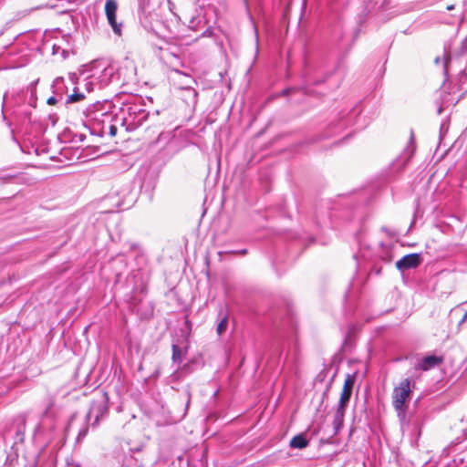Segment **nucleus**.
<instances>
[{
    "mask_svg": "<svg viewBox=\"0 0 467 467\" xmlns=\"http://www.w3.org/2000/svg\"><path fill=\"white\" fill-rule=\"evenodd\" d=\"M85 98L83 93L75 91L73 94L67 97V102L73 103L82 100Z\"/></svg>",
    "mask_w": 467,
    "mask_h": 467,
    "instance_id": "nucleus-17",
    "label": "nucleus"
},
{
    "mask_svg": "<svg viewBox=\"0 0 467 467\" xmlns=\"http://www.w3.org/2000/svg\"><path fill=\"white\" fill-rule=\"evenodd\" d=\"M56 103H57V99L55 97H50L47 99V104L48 105H55Z\"/></svg>",
    "mask_w": 467,
    "mask_h": 467,
    "instance_id": "nucleus-22",
    "label": "nucleus"
},
{
    "mask_svg": "<svg viewBox=\"0 0 467 467\" xmlns=\"http://www.w3.org/2000/svg\"><path fill=\"white\" fill-rule=\"evenodd\" d=\"M189 91L192 92L193 96L196 97L197 93L193 88H188Z\"/></svg>",
    "mask_w": 467,
    "mask_h": 467,
    "instance_id": "nucleus-24",
    "label": "nucleus"
},
{
    "mask_svg": "<svg viewBox=\"0 0 467 467\" xmlns=\"http://www.w3.org/2000/svg\"><path fill=\"white\" fill-rule=\"evenodd\" d=\"M88 427H84L83 429H81L78 434V437H77V441H79L80 440L84 439L85 436L87 435L88 433Z\"/></svg>",
    "mask_w": 467,
    "mask_h": 467,
    "instance_id": "nucleus-20",
    "label": "nucleus"
},
{
    "mask_svg": "<svg viewBox=\"0 0 467 467\" xmlns=\"http://www.w3.org/2000/svg\"><path fill=\"white\" fill-rule=\"evenodd\" d=\"M351 394H352V392L342 389L337 407L346 409L347 405L349 402Z\"/></svg>",
    "mask_w": 467,
    "mask_h": 467,
    "instance_id": "nucleus-11",
    "label": "nucleus"
},
{
    "mask_svg": "<svg viewBox=\"0 0 467 467\" xmlns=\"http://www.w3.org/2000/svg\"><path fill=\"white\" fill-rule=\"evenodd\" d=\"M289 444L294 449H304L308 445V441L303 434H298L292 438Z\"/></svg>",
    "mask_w": 467,
    "mask_h": 467,
    "instance_id": "nucleus-10",
    "label": "nucleus"
},
{
    "mask_svg": "<svg viewBox=\"0 0 467 467\" xmlns=\"http://www.w3.org/2000/svg\"><path fill=\"white\" fill-rule=\"evenodd\" d=\"M238 253L241 254H246V250L244 249V250L239 251Z\"/></svg>",
    "mask_w": 467,
    "mask_h": 467,
    "instance_id": "nucleus-26",
    "label": "nucleus"
},
{
    "mask_svg": "<svg viewBox=\"0 0 467 467\" xmlns=\"http://www.w3.org/2000/svg\"><path fill=\"white\" fill-rule=\"evenodd\" d=\"M421 263V256L420 254H409L404 255L401 259L396 262V267L400 272H405L410 269L417 268Z\"/></svg>",
    "mask_w": 467,
    "mask_h": 467,
    "instance_id": "nucleus-6",
    "label": "nucleus"
},
{
    "mask_svg": "<svg viewBox=\"0 0 467 467\" xmlns=\"http://www.w3.org/2000/svg\"><path fill=\"white\" fill-rule=\"evenodd\" d=\"M415 151V143L413 134L410 135V141L408 143L407 149L405 150V154L407 155V159L410 158Z\"/></svg>",
    "mask_w": 467,
    "mask_h": 467,
    "instance_id": "nucleus-14",
    "label": "nucleus"
},
{
    "mask_svg": "<svg viewBox=\"0 0 467 467\" xmlns=\"http://www.w3.org/2000/svg\"><path fill=\"white\" fill-rule=\"evenodd\" d=\"M186 398H187L186 408H188V406L190 405V402H191V392L189 389L186 390Z\"/></svg>",
    "mask_w": 467,
    "mask_h": 467,
    "instance_id": "nucleus-21",
    "label": "nucleus"
},
{
    "mask_svg": "<svg viewBox=\"0 0 467 467\" xmlns=\"http://www.w3.org/2000/svg\"><path fill=\"white\" fill-rule=\"evenodd\" d=\"M439 61H440V58H439V57H437V58L435 59V63H439Z\"/></svg>",
    "mask_w": 467,
    "mask_h": 467,
    "instance_id": "nucleus-27",
    "label": "nucleus"
},
{
    "mask_svg": "<svg viewBox=\"0 0 467 467\" xmlns=\"http://www.w3.org/2000/svg\"><path fill=\"white\" fill-rule=\"evenodd\" d=\"M38 83V79L31 82L26 89V97L28 95V99L26 103H27L30 107L36 108L37 97H36V85Z\"/></svg>",
    "mask_w": 467,
    "mask_h": 467,
    "instance_id": "nucleus-8",
    "label": "nucleus"
},
{
    "mask_svg": "<svg viewBox=\"0 0 467 467\" xmlns=\"http://www.w3.org/2000/svg\"><path fill=\"white\" fill-rule=\"evenodd\" d=\"M458 101L454 100H449V99H443L441 101V105L438 109V113L441 114L445 107H448L450 105H455Z\"/></svg>",
    "mask_w": 467,
    "mask_h": 467,
    "instance_id": "nucleus-18",
    "label": "nucleus"
},
{
    "mask_svg": "<svg viewBox=\"0 0 467 467\" xmlns=\"http://www.w3.org/2000/svg\"><path fill=\"white\" fill-rule=\"evenodd\" d=\"M54 406V398L50 395H47L45 400V410L43 412L44 416H47L48 411L53 408Z\"/></svg>",
    "mask_w": 467,
    "mask_h": 467,
    "instance_id": "nucleus-16",
    "label": "nucleus"
},
{
    "mask_svg": "<svg viewBox=\"0 0 467 467\" xmlns=\"http://www.w3.org/2000/svg\"><path fill=\"white\" fill-rule=\"evenodd\" d=\"M122 110L127 113L122 119V124L127 126L128 130H134L141 126L149 116L140 101L127 104Z\"/></svg>",
    "mask_w": 467,
    "mask_h": 467,
    "instance_id": "nucleus-3",
    "label": "nucleus"
},
{
    "mask_svg": "<svg viewBox=\"0 0 467 467\" xmlns=\"http://www.w3.org/2000/svg\"><path fill=\"white\" fill-rule=\"evenodd\" d=\"M467 319V312L464 314L462 319L461 320V323L464 322Z\"/></svg>",
    "mask_w": 467,
    "mask_h": 467,
    "instance_id": "nucleus-25",
    "label": "nucleus"
},
{
    "mask_svg": "<svg viewBox=\"0 0 467 467\" xmlns=\"http://www.w3.org/2000/svg\"><path fill=\"white\" fill-rule=\"evenodd\" d=\"M355 379H356V375L355 374H348L346 379H345V382H344V386H343V390H347V391L352 392L353 386H354V383H355Z\"/></svg>",
    "mask_w": 467,
    "mask_h": 467,
    "instance_id": "nucleus-13",
    "label": "nucleus"
},
{
    "mask_svg": "<svg viewBox=\"0 0 467 467\" xmlns=\"http://www.w3.org/2000/svg\"><path fill=\"white\" fill-rule=\"evenodd\" d=\"M108 133L111 137H114L117 134V127L114 124H112L111 122H109L108 125Z\"/></svg>",
    "mask_w": 467,
    "mask_h": 467,
    "instance_id": "nucleus-19",
    "label": "nucleus"
},
{
    "mask_svg": "<svg viewBox=\"0 0 467 467\" xmlns=\"http://www.w3.org/2000/svg\"><path fill=\"white\" fill-rule=\"evenodd\" d=\"M109 412L108 397L104 393L99 399L92 401L90 409L88 412V419L94 418V423L98 424L99 420L106 416Z\"/></svg>",
    "mask_w": 467,
    "mask_h": 467,
    "instance_id": "nucleus-4",
    "label": "nucleus"
},
{
    "mask_svg": "<svg viewBox=\"0 0 467 467\" xmlns=\"http://www.w3.org/2000/svg\"><path fill=\"white\" fill-rule=\"evenodd\" d=\"M118 10V3L116 0H107L105 4V14L107 20L111 26L113 32L120 36L121 35V24L117 23L116 14Z\"/></svg>",
    "mask_w": 467,
    "mask_h": 467,
    "instance_id": "nucleus-5",
    "label": "nucleus"
},
{
    "mask_svg": "<svg viewBox=\"0 0 467 467\" xmlns=\"http://www.w3.org/2000/svg\"><path fill=\"white\" fill-rule=\"evenodd\" d=\"M451 59V57L449 54L444 55V64L446 65Z\"/></svg>",
    "mask_w": 467,
    "mask_h": 467,
    "instance_id": "nucleus-23",
    "label": "nucleus"
},
{
    "mask_svg": "<svg viewBox=\"0 0 467 467\" xmlns=\"http://www.w3.org/2000/svg\"><path fill=\"white\" fill-rule=\"evenodd\" d=\"M345 408L337 407L334 415L333 420V427L334 433L337 434L338 431L342 428L345 417Z\"/></svg>",
    "mask_w": 467,
    "mask_h": 467,
    "instance_id": "nucleus-9",
    "label": "nucleus"
},
{
    "mask_svg": "<svg viewBox=\"0 0 467 467\" xmlns=\"http://www.w3.org/2000/svg\"><path fill=\"white\" fill-rule=\"evenodd\" d=\"M411 381L409 379H402L392 391V406L397 412L400 421L406 420L408 402L411 394Z\"/></svg>",
    "mask_w": 467,
    "mask_h": 467,
    "instance_id": "nucleus-2",
    "label": "nucleus"
},
{
    "mask_svg": "<svg viewBox=\"0 0 467 467\" xmlns=\"http://www.w3.org/2000/svg\"><path fill=\"white\" fill-rule=\"evenodd\" d=\"M113 115L101 109V105L97 103L87 109V122L92 134L104 136L108 133V125L112 122Z\"/></svg>",
    "mask_w": 467,
    "mask_h": 467,
    "instance_id": "nucleus-1",
    "label": "nucleus"
},
{
    "mask_svg": "<svg viewBox=\"0 0 467 467\" xmlns=\"http://www.w3.org/2000/svg\"><path fill=\"white\" fill-rule=\"evenodd\" d=\"M227 326H228V318H227V317H223L221 319V321L219 322V324L217 325V328H216L217 334L222 335L223 332H225Z\"/></svg>",
    "mask_w": 467,
    "mask_h": 467,
    "instance_id": "nucleus-15",
    "label": "nucleus"
},
{
    "mask_svg": "<svg viewBox=\"0 0 467 467\" xmlns=\"http://www.w3.org/2000/svg\"><path fill=\"white\" fill-rule=\"evenodd\" d=\"M442 362L443 358L441 356L430 355L419 360L414 368L416 370L428 371L440 366Z\"/></svg>",
    "mask_w": 467,
    "mask_h": 467,
    "instance_id": "nucleus-7",
    "label": "nucleus"
},
{
    "mask_svg": "<svg viewBox=\"0 0 467 467\" xmlns=\"http://www.w3.org/2000/svg\"><path fill=\"white\" fill-rule=\"evenodd\" d=\"M171 358H172V361L175 363H181L182 360V349L175 344L172 345Z\"/></svg>",
    "mask_w": 467,
    "mask_h": 467,
    "instance_id": "nucleus-12",
    "label": "nucleus"
}]
</instances>
